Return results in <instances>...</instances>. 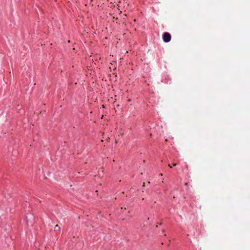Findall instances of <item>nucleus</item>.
Returning a JSON list of instances; mask_svg holds the SVG:
<instances>
[{
    "mask_svg": "<svg viewBox=\"0 0 250 250\" xmlns=\"http://www.w3.org/2000/svg\"><path fill=\"white\" fill-rule=\"evenodd\" d=\"M188 185V183H185V185Z\"/></svg>",
    "mask_w": 250,
    "mask_h": 250,
    "instance_id": "6",
    "label": "nucleus"
},
{
    "mask_svg": "<svg viewBox=\"0 0 250 250\" xmlns=\"http://www.w3.org/2000/svg\"><path fill=\"white\" fill-rule=\"evenodd\" d=\"M60 227L59 225H56L55 227H54V230L55 231H58L59 230H60Z\"/></svg>",
    "mask_w": 250,
    "mask_h": 250,
    "instance_id": "2",
    "label": "nucleus"
},
{
    "mask_svg": "<svg viewBox=\"0 0 250 250\" xmlns=\"http://www.w3.org/2000/svg\"><path fill=\"white\" fill-rule=\"evenodd\" d=\"M161 225V223L158 224V225Z\"/></svg>",
    "mask_w": 250,
    "mask_h": 250,
    "instance_id": "7",
    "label": "nucleus"
},
{
    "mask_svg": "<svg viewBox=\"0 0 250 250\" xmlns=\"http://www.w3.org/2000/svg\"><path fill=\"white\" fill-rule=\"evenodd\" d=\"M173 166H174V167L176 166V164H175V163L173 164Z\"/></svg>",
    "mask_w": 250,
    "mask_h": 250,
    "instance_id": "3",
    "label": "nucleus"
},
{
    "mask_svg": "<svg viewBox=\"0 0 250 250\" xmlns=\"http://www.w3.org/2000/svg\"><path fill=\"white\" fill-rule=\"evenodd\" d=\"M168 167H169L170 168L172 167L171 166V165H170L169 164L168 165Z\"/></svg>",
    "mask_w": 250,
    "mask_h": 250,
    "instance_id": "4",
    "label": "nucleus"
},
{
    "mask_svg": "<svg viewBox=\"0 0 250 250\" xmlns=\"http://www.w3.org/2000/svg\"><path fill=\"white\" fill-rule=\"evenodd\" d=\"M163 39L165 42H168L171 40V36L169 33L167 32H165L163 36Z\"/></svg>",
    "mask_w": 250,
    "mask_h": 250,
    "instance_id": "1",
    "label": "nucleus"
},
{
    "mask_svg": "<svg viewBox=\"0 0 250 250\" xmlns=\"http://www.w3.org/2000/svg\"><path fill=\"white\" fill-rule=\"evenodd\" d=\"M128 101H129H129H130V99H128Z\"/></svg>",
    "mask_w": 250,
    "mask_h": 250,
    "instance_id": "5",
    "label": "nucleus"
}]
</instances>
